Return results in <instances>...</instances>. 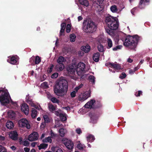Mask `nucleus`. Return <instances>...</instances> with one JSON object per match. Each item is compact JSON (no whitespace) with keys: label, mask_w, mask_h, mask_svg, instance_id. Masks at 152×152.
I'll list each match as a JSON object with an SVG mask.
<instances>
[{"label":"nucleus","mask_w":152,"mask_h":152,"mask_svg":"<svg viewBox=\"0 0 152 152\" xmlns=\"http://www.w3.org/2000/svg\"><path fill=\"white\" fill-rule=\"evenodd\" d=\"M68 88V84L67 80L61 77L58 79L56 82L55 86H54V93L57 96H64L66 93Z\"/></svg>","instance_id":"nucleus-1"},{"label":"nucleus","mask_w":152,"mask_h":152,"mask_svg":"<svg viewBox=\"0 0 152 152\" xmlns=\"http://www.w3.org/2000/svg\"><path fill=\"white\" fill-rule=\"evenodd\" d=\"M139 39V37L136 35L134 36H128L125 39L124 42V45L131 49H134Z\"/></svg>","instance_id":"nucleus-2"},{"label":"nucleus","mask_w":152,"mask_h":152,"mask_svg":"<svg viewBox=\"0 0 152 152\" xmlns=\"http://www.w3.org/2000/svg\"><path fill=\"white\" fill-rule=\"evenodd\" d=\"M97 28L95 23L91 20L87 22L84 20L83 23V29L86 33H92L95 31Z\"/></svg>","instance_id":"nucleus-3"},{"label":"nucleus","mask_w":152,"mask_h":152,"mask_svg":"<svg viewBox=\"0 0 152 152\" xmlns=\"http://www.w3.org/2000/svg\"><path fill=\"white\" fill-rule=\"evenodd\" d=\"M105 22L108 28L105 29L106 32L113 37L114 36V17L109 15L106 17Z\"/></svg>","instance_id":"nucleus-4"},{"label":"nucleus","mask_w":152,"mask_h":152,"mask_svg":"<svg viewBox=\"0 0 152 152\" xmlns=\"http://www.w3.org/2000/svg\"><path fill=\"white\" fill-rule=\"evenodd\" d=\"M0 88V102L3 105H5L10 102V97L9 92L7 90H4L2 88Z\"/></svg>","instance_id":"nucleus-5"},{"label":"nucleus","mask_w":152,"mask_h":152,"mask_svg":"<svg viewBox=\"0 0 152 152\" xmlns=\"http://www.w3.org/2000/svg\"><path fill=\"white\" fill-rule=\"evenodd\" d=\"M119 22L117 18L115 17V44H118L119 39L123 35V33L119 31Z\"/></svg>","instance_id":"nucleus-6"},{"label":"nucleus","mask_w":152,"mask_h":152,"mask_svg":"<svg viewBox=\"0 0 152 152\" xmlns=\"http://www.w3.org/2000/svg\"><path fill=\"white\" fill-rule=\"evenodd\" d=\"M62 142L68 149L72 150L74 148L73 142L70 140L64 139L62 140Z\"/></svg>","instance_id":"nucleus-7"},{"label":"nucleus","mask_w":152,"mask_h":152,"mask_svg":"<svg viewBox=\"0 0 152 152\" xmlns=\"http://www.w3.org/2000/svg\"><path fill=\"white\" fill-rule=\"evenodd\" d=\"M18 123L19 126L20 127H26L28 129L30 128V124L26 119L23 118L20 119Z\"/></svg>","instance_id":"nucleus-8"},{"label":"nucleus","mask_w":152,"mask_h":152,"mask_svg":"<svg viewBox=\"0 0 152 152\" xmlns=\"http://www.w3.org/2000/svg\"><path fill=\"white\" fill-rule=\"evenodd\" d=\"M86 67V65L82 62L79 63L77 66L76 72L78 75H81L82 72L84 71Z\"/></svg>","instance_id":"nucleus-9"},{"label":"nucleus","mask_w":152,"mask_h":152,"mask_svg":"<svg viewBox=\"0 0 152 152\" xmlns=\"http://www.w3.org/2000/svg\"><path fill=\"white\" fill-rule=\"evenodd\" d=\"M38 134L37 132H33L29 135L28 139L30 141L37 140L38 139Z\"/></svg>","instance_id":"nucleus-10"},{"label":"nucleus","mask_w":152,"mask_h":152,"mask_svg":"<svg viewBox=\"0 0 152 152\" xmlns=\"http://www.w3.org/2000/svg\"><path fill=\"white\" fill-rule=\"evenodd\" d=\"M21 111L23 112L26 115H28L29 113V108L28 105L26 103H24L22 105Z\"/></svg>","instance_id":"nucleus-11"},{"label":"nucleus","mask_w":152,"mask_h":152,"mask_svg":"<svg viewBox=\"0 0 152 152\" xmlns=\"http://www.w3.org/2000/svg\"><path fill=\"white\" fill-rule=\"evenodd\" d=\"M95 102V100L94 99H91L90 101L88 102L84 105L85 108H92Z\"/></svg>","instance_id":"nucleus-12"},{"label":"nucleus","mask_w":152,"mask_h":152,"mask_svg":"<svg viewBox=\"0 0 152 152\" xmlns=\"http://www.w3.org/2000/svg\"><path fill=\"white\" fill-rule=\"evenodd\" d=\"M18 133L16 131L11 132L9 134L10 137L14 140H16L18 139Z\"/></svg>","instance_id":"nucleus-13"},{"label":"nucleus","mask_w":152,"mask_h":152,"mask_svg":"<svg viewBox=\"0 0 152 152\" xmlns=\"http://www.w3.org/2000/svg\"><path fill=\"white\" fill-rule=\"evenodd\" d=\"M149 1V0H140L139 7L141 9L143 8L145 5L148 4Z\"/></svg>","instance_id":"nucleus-14"},{"label":"nucleus","mask_w":152,"mask_h":152,"mask_svg":"<svg viewBox=\"0 0 152 152\" xmlns=\"http://www.w3.org/2000/svg\"><path fill=\"white\" fill-rule=\"evenodd\" d=\"M65 67L64 64H58L56 66L55 68L56 71H62Z\"/></svg>","instance_id":"nucleus-15"},{"label":"nucleus","mask_w":152,"mask_h":152,"mask_svg":"<svg viewBox=\"0 0 152 152\" xmlns=\"http://www.w3.org/2000/svg\"><path fill=\"white\" fill-rule=\"evenodd\" d=\"M100 53L99 52H97L94 54L93 56V60L95 62H98L99 60Z\"/></svg>","instance_id":"nucleus-16"},{"label":"nucleus","mask_w":152,"mask_h":152,"mask_svg":"<svg viewBox=\"0 0 152 152\" xmlns=\"http://www.w3.org/2000/svg\"><path fill=\"white\" fill-rule=\"evenodd\" d=\"M67 71L69 74L74 75L75 73L76 69L72 67V66H69L67 68Z\"/></svg>","instance_id":"nucleus-17"},{"label":"nucleus","mask_w":152,"mask_h":152,"mask_svg":"<svg viewBox=\"0 0 152 152\" xmlns=\"http://www.w3.org/2000/svg\"><path fill=\"white\" fill-rule=\"evenodd\" d=\"M8 61L12 64H15L17 63V59L15 56H12L10 60H8Z\"/></svg>","instance_id":"nucleus-18"},{"label":"nucleus","mask_w":152,"mask_h":152,"mask_svg":"<svg viewBox=\"0 0 152 152\" xmlns=\"http://www.w3.org/2000/svg\"><path fill=\"white\" fill-rule=\"evenodd\" d=\"M79 2L81 4L86 7L89 5V2L87 0H79Z\"/></svg>","instance_id":"nucleus-19"},{"label":"nucleus","mask_w":152,"mask_h":152,"mask_svg":"<svg viewBox=\"0 0 152 152\" xmlns=\"http://www.w3.org/2000/svg\"><path fill=\"white\" fill-rule=\"evenodd\" d=\"M81 48L82 50L86 53H88L91 50V47L88 45L82 47Z\"/></svg>","instance_id":"nucleus-20"},{"label":"nucleus","mask_w":152,"mask_h":152,"mask_svg":"<svg viewBox=\"0 0 152 152\" xmlns=\"http://www.w3.org/2000/svg\"><path fill=\"white\" fill-rule=\"evenodd\" d=\"M102 106V105L100 102L99 101H95L94 103V106H93V109H96L101 107Z\"/></svg>","instance_id":"nucleus-21"},{"label":"nucleus","mask_w":152,"mask_h":152,"mask_svg":"<svg viewBox=\"0 0 152 152\" xmlns=\"http://www.w3.org/2000/svg\"><path fill=\"white\" fill-rule=\"evenodd\" d=\"M6 126L8 129H11L13 128L14 126L13 123L12 121H8L6 124Z\"/></svg>","instance_id":"nucleus-22"},{"label":"nucleus","mask_w":152,"mask_h":152,"mask_svg":"<svg viewBox=\"0 0 152 152\" xmlns=\"http://www.w3.org/2000/svg\"><path fill=\"white\" fill-rule=\"evenodd\" d=\"M105 65L111 68H113V69H109V70L112 72H114V64L112 63L111 62H109V63H106L105 64Z\"/></svg>","instance_id":"nucleus-23"},{"label":"nucleus","mask_w":152,"mask_h":152,"mask_svg":"<svg viewBox=\"0 0 152 152\" xmlns=\"http://www.w3.org/2000/svg\"><path fill=\"white\" fill-rule=\"evenodd\" d=\"M51 150L53 152H63L61 148L57 147H52Z\"/></svg>","instance_id":"nucleus-24"},{"label":"nucleus","mask_w":152,"mask_h":152,"mask_svg":"<svg viewBox=\"0 0 152 152\" xmlns=\"http://www.w3.org/2000/svg\"><path fill=\"white\" fill-rule=\"evenodd\" d=\"M87 141L88 142H93L95 139L94 136L90 134L87 137Z\"/></svg>","instance_id":"nucleus-25"},{"label":"nucleus","mask_w":152,"mask_h":152,"mask_svg":"<svg viewBox=\"0 0 152 152\" xmlns=\"http://www.w3.org/2000/svg\"><path fill=\"white\" fill-rule=\"evenodd\" d=\"M122 69V67L120 64L115 62V70L118 72V70Z\"/></svg>","instance_id":"nucleus-26"},{"label":"nucleus","mask_w":152,"mask_h":152,"mask_svg":"<svg viewBox=\"0 0 152 152\" xmlns=\"http://www.w3.org/2000/svg\"><path fill=\"white\" fill-rule=\"evenodd\" d=\"M31 117L32 118H35L36 116L37 115V111L36 110L33 108L31 110Z\"/></svg>","instance_id":"nucleus-27"},{"label":"nucleus","mask_w":152,"mask_h":152,"mask_svg":"<svg viewBox=\"0 0 152 152\" xmlns=\"http://www.w3.org/2000/svg\"><path fill=\"white\" fill-rule=\"evenodd\" d=\"M41 61V58L38 56H36L34 58V64H38Z\"/></svg>","instance_id":"nucleus-28"},{"label":"nucleus","mask_w":152,"mask_h":152,"mask_svg":"<svg viewBox=\"0 0 152 152\" xmlns=\"http://www.w3.org/2000/svg\"><path fill=\"white\" fill-rule=\"evenodd\" d=\"M87 99V97L85 96L83 94L80 95L78 96L79 100L80 101H83Z\"/></svg>","instance_id":"nucleus-29"},{"label":"nucleus","mask_w":152,"mask_h":152,"mask_svg":"<svg viewBox=\"0 0 152 152\" xmlns=\"http://www.w3.org/2000/svg\"><path fill=\"white\" fill-rule=\"evenodd\" d=\"M48 146V144L45 143H42L38 146L39 149L40 150L42 149H45L47 148Z\"/></svg>","instance_id":"nucleus-30"},{"label":"nucleus","mask_w":152,"mask_h":152,"mask_svg":"<svg viewBox=\"0 0 152 152\" xmlns=\"http://www.w3.org/2000/svg\"><path fill=\"white\" fill-rule=\"evenodd\" d=\"M64 58L62 56H59L57 60V62L58 64H63L64 62Z\"/></svg>","instance_id":"nucleus-31"},{"label":"nucleus","mask_w":152,"mask_h":152,"mask_svg":"<svg viewBox=\"0 0 152 152\" xmlns=\"http://www.w3.org/2000/svg\"><path fill=\"white\" fill-rule=\"evenodd\" d=\"M76 36L74 34H71L69 36L70 41L71 42H73L75 41Z\"/></svg>","instance_id":"nucleus-32"},{"label":"nucleus","mask_w":152,"mask_h":152,"mask_svg":"<svg viewBox=\"0 0 152 152\" xmlns=\"http://www.w3.org/2000/svg\"><path fill=\"white\" fill-rule=\"evenodd\" d=\"M43 118L44 120V122L47 123H48L50 122V119L48 115H43Z\"/></svg>","instance_id":"nucleus-33"},{"label":"nucleus","mask_w":152,"mask_h":152,"mask_svg":"<svg viewBox=\"0 0 152 152\" xmlns=\"http://www.w3.org/2000/svg\"><path fill=\"white\" fill-rule=\"evenodd\" d=\"M50 100L53 103H57L58 104H59V100L57 99L56 97H53L50 99Z\"/></svg>","instance_id":"nucleus-34"},{"label":"nucleus","mask_w":152,"mask_h":152,"mask_svg":"<svg viewBox=\"0 0 152 152\" xmlns=\"http://www.w3.org/2000/svg\"><path fill=\"white\" fill-rule=\"evenodd\" d=\"M48 108L50 111L53 112L56 110V107L52 104H49L48 105Z\"/></svg>","instance_id":"nucleus-35"},{"label":"nucleus","mask_w":152,"mask_h":152,"mask_svg":"<svg viewBox=\"0 0 152 152\" xmlns=\"http://www.w3.org/2000/svg\"><path fill=\"white\" fill-rule=\"evenodd\" d=\"M60 118L61 120L62 121H64L66 120V118L65 115L62 113H61L60 115Z\"/></svg>","instance_id":"nucleus-36"},{"label":"nucleus","mask_w":152,"mask_h":152,"mask_svg":"<svg viewBox=\"0 0 152 152\" xmlns=\"http://www.w3.org/2000/svg\"><path fill=\"white\" fill-rule=\"evenodd\" d=\"M43 142H50L51 143L52 142V140L51 139L50 137H48L46 138H45L43 140Z\"/></svg>","instance_id":"nucleus-37"},{"label":"nucleus","mask_w":152,"mask_h":152,"mask_svg":"<svg viewBox=\"0 0 152 152\" xmlns=\"http://www.w3.org/2000/svg\"><path fill=\"white\" fill-rule=\"evenodd\" d=\"M59 132L60 135L61 137H63L64 136L65 133L64 131V129L63 128H60L59 130Z\"/></svg>","instance_id":"nucleus-38"},{"label":"nucleus","mask_w":152,"mask_h":152,"mask_svg":"<svg viewBox=\"0 0 152 152\" xmlns=\"http://www.w3.org/2000/svg\"><path fill=\"white\" fill-rule=\"evenodd\" d=\"M83 94L85 95V96L87 97V98H88L91 96L90 90H89V91H86L83 93Z\"/></svg>","instance_id":"nucleus-39"},{"label":"nucleus","mask_w":152,"mask_h":152,"mask_svg":"<svg viewBox=\"0 0 152 152\" xmlns=\"http://www.w3.org/2000/svg\"><path fill=\"white\" fill-rule=\"evenodd\" d=\"M98 50L100 52H102L104 51L103 46L101 45H98L97 47Z\"/></svg>","instance_id":"nucleus-40"},{"label":"nucleus","mask_w":152,"mask_h":152,"mask_svg":"<svg viewBox=\"0 0 152 152\" xmlns=\"http://www.w3.org/2000/svg\"><path fill=\"white\" fill-rule=\"evenodd\" d=\"M107 42L109 48H110L112 47L113 45L112 42L111 40L110 39L108 38Z\"/></svg>","instance_id":"nucleus-41"},{"label":"nucleus","mask_w":152,"mask_h":152,"mask_svg":"<svg viewBox=\"0 0 152 152\" xmlns=\"http://www.w3.org/2000/svg\"><path fill=\"white\" fill-rule=\"evenodd\" d=\"M88 78L90 80V81L92 82L93 83H95V77L93 75H90L89 77Z\"/></svg>","instance_id":"nucleus-42"},{"label":"nucleus","mask_w":152,"mask_h":152,"mask_svg":"<svg viewBox=\"0 0 152 152\" xmlns=\"http://www.w3.org/2000/svg\"><path fill=\"white\" fill-rule=\"evenodd\" d=\"M71 30V25L69 24H68L66 27V32L68 33H69Z\"/></svg>","instance_id":"nucleus-43"},{"label":"nucleus","mask_w":152,"mask_h":152,"mask_svg":"<svg viewBox=\"0 0 152 152\" xmlns=\"http://www.w3.org/2000/svg\"><path fill=\"white\" fill-rule=\"evenodd\" d=\"M34 58L35 57L33 56L29 59V62L33 65L34 64Z\"/></svg>","instance_id":"nucleus-44"},{"label":"nucleus","mask_w":152,"mask_h":152,"mask_svg":"<svg viewBox=\"0 0 152 152\" xmlns=\"http://www.w3.org/2000/svg\"><path fill=\"white\" fill-rule=\"evenodd\" d=\"M50 137L51 138H54L55 137H56L57 134H56L54 133L52 130L50 131Z\"/></svg>","instance_id":"nucleus-45"},{"label":"nucleus","mask_w":152,"mask_h":152,"mask_svg":"<svg viewBox=\"0 0 152 152\" xmlns=\"http://www.w3.org/2000/svg\"><path fill=\"white\" fill-rule=\"evenodd\" d=\"M126 76V74L125 73V72H123L119 76V78L121 79H123L125 78Z\"/></svg>","instance_id":"nucleus-46"},{"label":"nucleus","mask_w":152,"mask_h":152,"mask_svg":"<svg viewBox=\"0 0 152 152\" xmlns=\"http://www.w3.org/2000/svg\"><path fill=\"white\" fill-rule=\"evenodd\" d=\"M53 67L54 65L53 64H51L50 65V67H48V73H50L52 72Z\"/></svg>","instance_id":"nucleus-47"},{"label":"nucleus","mask_w":152,"mask_h":152,"mask_svg":"<svg viewBox=\"0 0 152 152\" xmlns=\"http://www.w3.org/2000/svg\"><path fill=\"white\" fill-rule=\"evenodd\" d=\"M123 46L122 45H118L115 47V50H121Z\"/></svg>","instance_id":"nucleus-48"},{"label":"nucleus","mask_w":152,"mask_h":152,"mask_svg":"<svg viewBox=\"0 0 152 152\" xmlns=\"http://www.w3.org/2000/svg\"><path fill=\"white\" fill-rule=\"evenodd\" d=\"M6 150L4 147L0 145V152H6Z\"/></svg>","instance_id":"nucleus-49"},{"label":"nucleus","mask_w":152,"mask_h":152,"mask_svg":"<svg viewBox=\"0 0 152 152\" xmlns=\"http://www.w3.org/2000/svg\"><path fill=\"white\" fill-rule=\"evenodd\" d=\"M121 9L118 8H117V7L115 5V13H119L121 11Z\"/></svg>","instance_id":"nucleus-50"},{"label":"nucleus","mask_w":152,"mask_h":152,"mask_svg":"<svg viewBox=\"0 0 152 152\" xmlns=\"http://www.w3.org/2000/svg\"><path fill=\"white\" fill-rule=\"evenodd\" d=\"M58 75L57 72L54 73L51 75V77L52 78H56L58 77Z\"/></svg>","instance_id":"nucleus-51"},{"label":"nucleus","mask_w":152,"mask_h":152,"mask_svg":"<svg viewBox=\"0 0 152 152\" xmlns=\"http://www.w3.org/2000/svg\"><path fill=\"white\" fill-rule=\"evenodd\" d=\"M134 70H132V69L129 70V74H133V73H134V72L137 69V67H135L134 68Z\"/></svg>","instance_id":"nucleus-52"},{"label":"nucleus","mask_w":152,"mask_h":152,"mask_svg":"<svg viewBox=\"0 0 152 152\" xmlns=\"http://www.w3.org/2000/svg\"><path fill=\"white\" fill-rule=\"evenodd\" d=\"M30 102L29 103L30 104H31V106L33 107H34L35 108H36V109H39V108L38 107V106L36 105L35 104H34V103H32V102H31V101H29Z\"/></svg>","instance_id":"nucleus-53"},{"label":"nucleus","mask_w":152,"mask_h":152,"mask_svg":"<svg viewBox=\"0 0 152 152\" xmlns=\"http://www.w3.org/2000/svg\"><path fill=\"white\" fill-rule=\"evenodd\" d=\"M23 144L25 146H28L29 145V143L28 141L25 140L23 141Z\"/></svg>","instance_id":"nucleus-54"},{"label":"nucleus","mask_w":152,"mask_h":152,"mask_svg":"<svg viewBox=\"0 0 152 152\" xmlns=\"http://www.w3.org/2000/svg\"><path fill=\"white\" fill-rule=\"evenodd\" d=\"M61 111V110L60 109H58L55 111V114L57 116H60L61 113H60Z\"/></svg>","instance_id":"nucleus-55"},{"label":"nucleus","mask_w":152,"mask_h":152,"mask_svg":"<svg viewBox=\"0 0 152 152\" xmlns=\"http://www.w3.org/2000/svg\"><path fill=\"white\" fill-rule=\"evenodd\" d=\"M61 29H65L66 26V24L65 23H62L61 25Z\"/></svg>","instance_id":"nucleus-56"},{"label":"nucleus","mask_w":152,"mask_h":152,"mask_svg":"<svg viewBox=\"0 0 152 152\" xmlns=\"http://www.w3.org/2000/svg\"><path fill=\"white\" fill-rule=\"evenodd\" d=\"M65 31V29H61V30L60 32V36H64V31Z\"/></svg>","instance_id":"nucleus-57"},{"label":"nucleus","mask_w":152,"mask_h":152,"mask_svg":"<svg viewBox=\"0 0 152 152\" xmlns=\"http://www.w3.org/2000/svg\"><path fill=\"white\" fill-rule=\"evenodd\" d=\"M76 91H73L71 92L70 95L73 98L75 97L76 96Z\"/></svg>","instance_id":"nucleus-58"},{"label":"nucleus","mask_w":152,"mask_h":152,"mask_svg":"<svg viewBox=\"0 0 152 152\" xmlns=\"http://www.w3.org/2000/svg\"><path fill=\"white\" fill-rule=\"evenodd\" d=\"M77 148L80 150L82 149L83 148V145L81 144H78L77 146Z\"/></svg>","instance_id":"nucleus-59"},{"label":"nucleus","mask_w":152,"mask_h":152,"mask_svg":"<svg viewBox=\"0 0 152 152\" xmlns=\"http://www.w3.org/2000/svg\"><path fill=\"white\" fill-rule=\"evenodd\" d=\"M76 133L78 134H80L82 133L81 130L80 128H77L76 130Z\"/></svg>","instance_id":"nucleus-60"},{"label":"nucleus","mask_w":152,"mask_h":152,"mask_svg":"<svg viewBox=\"0 0 152 152\" xmlns=\"http://www.w3.org/2000/svg\"><path fill=\"white\" fill-rule=\"evenodd\" d=\"M46 123L44 121L42 123L40 126V127L41 128H44L46 126Z\"/></svg>","instance_id":"nucleus-61"},{"label":"nucleus","mask_w":152,"mask_h":152,"mask_svg":"<svg viewBox=\"0 0 152 152\" xmlns=\"http://www.w3.org/2000/svg\"><path fill=\"white\" fill-rule=\"evenodd\" d=\"M142 94V92L141 91H139L138 92L136 93L135 94V95L136 96H140V95Z\"/></svg>","instance_id":"nucleus-62"},{"label":"nucleus","mask_w":152,"mask_h":152,"mask_svg":"<svg viewBox=\"0 0 152 152\" xmlns=\"http://www.w3.org/2000/svg\"><path fill=\"white\" fill-rule=\"evenodd\" d=\"M11 103L12 104L14 105V106H15L16 107H18V105L16 102H14L13 101H11Z\"/></svg>","instance_id":"nucleus-63"},{"label":"nucleus","mask_w":152,"mask_h":152,"mask_svg":"<svg viewBox=\"0 0 152 152\" xmlns=\"http://www.w3.org/2000/svg\"><path fill=\"white\" fill-rule=\"evenodd\" d=\"M24 149L25 152H29L30 151V149L27 147L24 148Z\"/></svg>","instance_id":"nucleus-64"}]
</instances>
